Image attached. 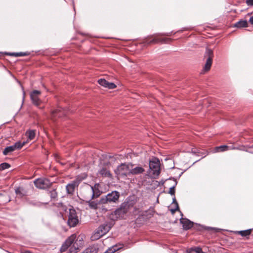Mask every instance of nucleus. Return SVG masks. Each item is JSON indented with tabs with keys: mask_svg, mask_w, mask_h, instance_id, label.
I'll return each mask as SVG.
<instances>
[{
	"mask_svg": "<svg viewBox=\"0 0 253 253\" xmlns=\"http://www.w3.org/2000/svg\"><path fill=\"white\" fill-rule=\"evenodd\" d=\"M172 203H173L174 204V205L175 206V208L174 209H171V211L172 213H174L176 210H177L178 209V205L177 202L176 201V199H175V197L174 198H173Z\"/></svg>",
	"mask_w": 253,
	"mask_h": 253,
	"instance_id": "30",
	"label": "nucleus"
},
{
	"mask_svg": "<svg viewBox=\"0 0 253 253\" xmlns=\"http://www.w3.org/2000/svg\"><path fill=\"white\" fill-rule=\"evenodd\" d=\"M246 3L248 6H253V0H246Z\"/></svg>",
	"mask_w": 253,
	"mask_h": 253,
	"instance_id": "37",
	"label": "nucleus"
},
{
	"mask_svg": "<svg viewBox=\"0 0 253 253\" xmlns=\"http://www.w3.org/2000/svg\"><path fill=\"white\" fill-rule=\"evenodd\" d=\"M98 83L101 86L109 89H113L116 85L113 83H110L105 79H100L98 80Z\"/></svg>",
	"mask_w": 253,
	"mask_h": 253,
	"instance_id": "14",
	"label": "nucleus"
},
{
	"mask_svg": "<svg viewBox=\"0 0 253 253\" xmlns=\"http://www.w3.org/2000/svg\"><path fill=\"white\" fill-rule=\"evenodd\" d=\"M67 111L62 108L58 109L52 112V114L54 116H58V117H61L63 115H65L67 113Z\"/></svg>",
	"mask_w": 253,
	"mask_h": 253,
	"instance_id": "18",
	"label": "nucleus"
},
{
	"mask_svg": "<svg viewBox=\"0 0 253 253\" xmlns=\"http://www.w3.org/2000/svg\"><path fill=\"white\" fill-rule=\"evenodd\" d=\"M26 135L30 140H32L35 136V131L33 130H29L26 132Z\"/></svg>",
	"mask_w": 253,
	"mask_h": 253,
	"instance_id": "23",
	"label": "nucleus"
},
{
	"mask_svg": "<svg viewBox=\"0 0 253 253\" xmlns=\"http://www.w3.org/2000/svg\"><path fill=\"white\" fill-rule=\"evenodd\" d=\"M120 197V193L117 191H114L107 195L102 197L99 200V203L105 204L109 203H116Z\"/></svg>",
	"mask_w": 253,
	"mask_h": 253,
	"instance_id": "3",
	"label": "nucleus"
},
{
	"mask_svg": "<svg viewBox=\"0 0 253 253\" xmlns=\"http://www.w3.org/2000/svg\"><path fill=\"white\" fill-rule=\"evenodd\" d=\"M90 190L91 192V199H93L95 197L94 191L93 186H90Z\"/></svg>",
	"mask_w": 253,
	"mask_h": 253,
	"instance_id": "36",
	"label": "nucleus"
},
{
	"mask_svg": "<svg viewBox=\"0 0 253 253\" xmlns=\"http://www.w3.org/2000/svg\"><path fill=\"white\" fill-rule=\"evenodd\" d=\"M248 26V24L246 20H240L234 24V27L238 28L247 27Z\"/></svg>",
	"mask_w": 253,
	"mask_h": 253,
	"instance_id": "19",
	"label": "nucleus"
},
{
	"mask_svg": "<svg viewBox=\"0 0 253 253\" xmlns=\"http://www.w3.org/2000/svg\"><path fill=\"white\" fill-rule=\"evenodd\" d=\"M25 143L26 142H21L20 141H18L15 143V144L13 145L15 150L16 149L21 148L25 144Z\"/></svg>",
	"mask_w": 253,
	"mask_h": 253,
	"instance_id": "26",
	"label": "nucleus"
},
{
	"mask_svg": "<svg viewBox=\"0 0 253 253\" xmlns=\"http://www.w3.org/2000/svg\"><path fill=\"white\" fill-rule=\"evenodd\" d=\"M9 54L10 55H13V56H16V57L25 56L27 55V54L25 52H17V53L13 52V53H9Z\"/></svg>",
	"mask_w": 253,
	"mask_h": 253,
	"instance_id": "31",
	"label": "nucleus"
},
{
	"mask_svg": "<svg viewBox=\"0 0 253 253\" xmlns=\"http://www.w3.org/2000/svg\"><path fill=\"white\" fill-rule=\"evenodd\" d=\"M22 253H31L30 252H29V251H25V252H23Z\"/></svg>",
	"mask_w": 253,
	"mask_h": 253,
	"instance_id": "41",
	"label": "nucleus"
},
{
	"mask_svg": "<svg viewBox=\"0 0 253 253\" xmlns=\"http://www.w3.org/2000/svg\"><path fill=\"white\" fill-rule=\"evenodd\" d=\"M213 57V53L212 50L207 48L205 53V57L207 59L203 68L204 72H207L211 69Z\"/></svg>",
	"mask_w": 253,
	"mask_h": 253,
	"instance_id": "7",
	"label": "nucleus"
},
{
	"mask_svg": "<svg viewBox=\"0 0 253 253\" xmlns=\"http://www.w3.org/2000/svg\"><path fill=\"white\" fill-rule=\"evenodd\" d=\"M134 165L131 164L130 170V175H136L141 174L145 171L144 169L142 167L136 166L134 167Z\"/></svg>",
	"mask_w": 253,
	"mask_h": 253,
	"instance_id": "15",
	"label": "nucleus"
},
{
	"mask_svg": "<svg viewBox=\"0 0 253 253\" xmlns=\"http://www.w3.org/2000/svg\"><path fill=\"white\" fill-rule=\"evenodd\" d=\"M251 229H248L246 230L239 231H237V233H238V234L241 235L242 236L246 237L251 234Z\"/></svg>",
	"mask_w": 253,
	"mask_h": 253,
	"instance_id": "24",
	"label": "nucleus"
},
{
	"mask_svg": "<svg viewBox=\"0 0 253 253\" xmlns=\"http://www.w3.org/2000/svg\"><path fill=\"white\" fill-rule=\"evenodd\" d=\"M22 189L20 187H18L15 190V193L17 195H19L20 196H23L24 194L22 192Z\"/></svg>",
	"mask_w": 253,
	"mask_h": 253,
	"instance_id": "33",
	"label": "nucleus"
},
{
	"mask_svg": "<svg viewBox=\"0 0 253 253\" xmlns=\"http://www.w3.org/2000/svg\"><path fill=\"white\" fill-rule=\"evenodd\" d=\"M191 152L193 154H196L197 153H199L198 151H197L195 149L193 148L191 150Z\"/></svg>",
	"mask_w": 253,
	"mask_h": 253,
	"instance_id": "39",
	"label": "nucleus"
},
{
	"mask_svg": "<svg viewBox=\"0 0 253 253\" xmlns=\"http://www.w3.org/2000/svg\"><path fill=\"white\" fill-rule=\"evenodd\" d=\"M132 206L129 202L123 203L119 208L111 213L110 216V219L116 220L119 218H123Z\"/></svg>",
	"mask_w": 253,
	"mask_h": 253,
	"instance_id": "1",
	"label": "nucleus"
},
{
	"mask_svg": "<svg viewBox=\"0 0 253 253\" xmlns=\"http://www.w3.org/2000/svg\"><path fill=\"white\" fill-rule=\"evenodd\" d=\"M98 173L99 174L103 176L110 177L111 176V174L110 172V171L107 169L106 168H103L101 169L99 171Z\"/></svg>",
	"mask_w": 253,
	"mask_h": 253,
	"instance_id": "20",
	"label": "nucleus"
},
{
	"mask_svg": "<svg viewBox=\"0 0 253 253\" xmlns=\"http://www.w3.org/2000/svg\"><path fill=\"white\" fill-rule=\"evenodd\" d=\"M76 238V235L75 234H72L68 239L66 240L65 242L63 243L61 247L60 250L61 252H65L67 249L74 243Z\"/></svg>",
	"mask_w": 253,
	"mask_h": 253,
	"instance_id": "12",
	"label": "nucleus"
},
{
	"mask_svg": "<svg viewBox=\"0 0 253 253\" xmlns=\"http://www.w3.org/2000/svg\"><path fill=\"white\" fill-rule=\"evenodd\" d=\"M88 205L90 209H93V210H96L98 208V205L99 203V202L98 203H97L95 201H88Z\"/></svg>",
	"mask_w": 253,
	"mask_h": 253,
	"instance_id": "25",
	"label": "nucleus"
},
{
	"mask_svg": "<svg viewBox=\"0 0 253 253\" xmlns=\"http://www.w3.org/2000/svg\"><path fill=\"white\" fill-rule=\"evenodd\" d=\"M180 223L182 224L183 228L184 230H188L193 225V222L187 218H181Z\"/></svg>",
	"mask_w": 253,
	"mask_h": 253,
	"instance_id": "16",
	"label": "nucleus"
},
{
	"mask_svg": "<svg viewBox=\"0 0 253 253\" xmlns=\"http://www.w3.org/2000/svg\"><path fill=\"white\" fill-rule=\"evenodd\" d=\"M83 239L82 237L79 236L78 237L77 240V242H75L73 244V247H72L70 250L71 253H76L77 252V250L79 249V247H81L83 246Z\"/></svg>",
	"mask_w": 253,
	"mask_h": 253,
	"instance_id": "13",
	"label": "nucleus"
},
{
	"mask_svg": "<svg viewBox=\"0 0 253 253\" xmlns=\"http://www.w3.org/2000/svg\"><path fill=\"white\" fill-rule=\"evenodd\" d=\"M118 248L116 246H114L108 249L104 253H114L116 251L118 250Z\"/></svg>",
	"mask_w": 253,
	"mask_h": 253,
	"instance_id": "29",
	"label": "nucleus"
},
{
	"mask_svg": "<svg viewBox=\"0 0 253 253\" xmlns=\"http://www.w3.org/2000/svg\"><path fill=\"white\" fill-rule=\"evenodd\" d=\"M68 225L70 227H75L78 222V218L75 210L70 209L68 215Z\"/></svg>",
	"mask_w": 253,
	"mask_h": 253,
	"instance_id": "10",
	"label": "nucleus"
},
{
	"mask_svg": "<svg viewBox=\"0 0 253 253\" xmlns=\"http://www.w3.org/2000/svg\"><path fill=\"white\" fill-rule=\"evenodd\" d=\"M15 150L14 147L13 145H11L8 147H6L4 150L3 151V154L4 155H7L10 153L12 152Z\"/></svg>",
	"mask_w": 253,
	"mask_h": 253,
	"instance_id": "22",
	"label": "nucleus"
},
{
	"mask_svg": "<svg viewBox=\"0 0 253 253\" xmlns=\"http://www.w3.org/2000/svg\"><path fill=\"white\" fill-rule=\"evenodd\" d=\"M168 39H160L159 38H154L152 40H151L150 41H147V42L148 43H159V42H166L167 41H168Z\"/></svg>",
	"mask_w": 253,
	"mask_h": 253,
	"instance_id": "21",
	"label": "nucleus"
},
{
	"mask_svg": "<svg viewBox=\"0 0 253 253\" xmlns=\"http://www.w3.org/2000/svg\"><path fill=\"white\" fill-rule=\"evenodd\" d=\"M35 186L39 189H45L51 185V182L47 178H38L34 181Z\"/></svg>",
	"mask_w": 253,
	"mask_h": 253,
	"instance_id": "9",
	"label": "nucleus"
},
{
	"mask_svg": "<svg viewBox=\"0 0 253 253\" xmlns=\"http://www.w3.org/2000/svg\"><path fill=\"white\" fill-rule=\"evenodd\" d=\"M97 252L98 249L94 247L88 248L85 250L86 253H97Z\"/></svg>",
	"mask_w": 253,
	"mask_h": 253,
	"instance_id": "27",
	"label": "nucleus"
},
{
	"mask_svg": "<svg viewBox=\"0 0 253 253\" xmlns=\"http://www.w3.org/2000/svg\"><path fill=\"white\" fill-rule=\"evenodd\" d=\"M1 195H2V194L1 193H0V196H1Z\"/></svg>",
	"mask_w": 253,
	"mask_h": 253,
	"instance_id": "43",
	"label": "nucleus"
},
{
	"mask_svg": "<svg viewBox=\"0 0 253 253\" xmlns=\"http://www.w3.org/2000/svg\"><path fill=\"white\" fill-rule=\"evenodd\" d=\"M249 22L251 24H253V16L250 17V18L249 19Z\"/></svg>",
	"mask_w": 253,
	"mask_h": 253,
	"instance_id": "38",
	"label": "nucleus"
},
{
	"mask_svg": "<svg viewBox=\"0 0 253 253\" xmlns=\"http://www.w3.org/2000/svg\"><path fill=\"white\" fill-rule=\"evenodd\" d=\"M213 57V53L212 50L207 48L205 53V57L207 59L203 68L204 72H207L211 69Z\"/></svg>",
	"mask_w": 253,
	"mask_h": 253,
	"instance_id": "6",
	"label": "nucleus"
},
{
	"mask_svg": "<svg viewBox=\"0 0 253 253\" xmlns=\"http://www.w3.org/2000/svg\"><path fill=\"white\" fill-rule=\"evenodd\" d=\"M22 89H23V100H24V98H25V91H24V89H23V88H22Z\"/></svg>",
	"mask_w": 253,
	"mask_h": 253,
	"instance_id": "40",
	"label": "nucleus"
},
{
	"mask_svg": "<svg viewBox=\"0 0 253 253\" xmlns=\"http://www.w3.org/2000/svg\"><path fill=\"white\" fill-rule=\"evenodd\" d=\"M175 186H173L169 188V193L171 194V195H174L175 193V190H174Z\"/></svg>",
	"mask_w": 253,
	"mask_h": 253,
	"instance_id": "34",
	"label": "nucleus"
},
{
	"mask_svg": "<svg viewBox=\"0 0 253 253\" xmlns=\"http://www.w3.org/2000/svg\"><path fill=\"white\" fill-rule=\"evenodd\" d=\"M41 94V92L37 90H35L30 93V98L31 101L33 104L36 106H39L42 103V101L39 98Z\"/></svg>",
	"mask_w": 253,
	"mask_h": 253,
	"instance_id": "11",
	"label": "nucleus"
},
{
	"mask_svg": "<svg viewBox=\"0 0 253 253\" xmlns=\"http://www.w3.org/2000/svg\"><path fill=\"white\" fill-rule=\"evenodd\" d=\"M10 167V165L7 163H3L0 165V170L7 169Z\"/></svg>",
	"mask_w": 253,
	"mask_h": 253,
	"instance_id": "28",
	"label": "nucleus"
},
{
	"mask_svg": "<svg viewBox=\"0 0 253 253\" xmlns=\"http://www.w3.org/2000/svg\"><path fill=\"white\" fill-rule=\"evenodd\" d=\"M194 251L197 253H203L202 249L200 247H196L194 249H192Z\"/></svg>",
	"mask_w": 253,
	"mask_h": 253,
	"instance_id": "35",
	"label": "nucleus"
},
{
	"mask_svg": "<svg viewBox=\"0 0 253 253\" xmlns=\"http://www.w3.org/2000/svg\"><path fill=\"white\" fill-rule=\"evenodd\" d=\"M248 152L250 153H253V151H247Z\"/></svg>",
	"mask_w": 253,
	"mask_h": 253,
	"instance_id": "42",
	"label": "nucleus"
},
{
	"mask_svg": "<svg viewBox=\"0 0 253 253\" xmlns=\"http://www.w3.org/2000/svg\"><path fill=\"white\" fill-rule=\"evenodd\" d=\"M149 168L153 174L159 175L160 173V162L158 159L154 158L150 160Z\"/></svg>",
	"mask_w": 253,
	"mask_h": 253,
	"instance_id": "8",
	"label": "nucleus"
},
{
	"mask_svg": "<svg viewBox=\"0 0 253 253\" xmlns=\"http://www.w3.org/2000/svg\"><path fill=\"white\" fill-rule=\"evenodd\" d=\"M112 224L111 222H107L103 224L96 229L92 235L91 238L92 240H97L109 232Z\"/></svg>",
	"mask_w": 253,
	"mask_h": 253,
	"instance_id": "2",
	"label": "nucleus"
},
{
	"mask_svg": "<svg viewBox=\"0 0 253 253\" xmlns=\"http://www.w3.org/2000/svg\"><path fill=\"white\" fill-rule=\"evenodd\" d=\"M131 164H122L115 170V173L119 177H124L130 175Z\"/></svg>",
	"mask_w": 253,
	"mask_h": 253,
	"instance_id": "5",
	"label": "nucleus"
},
{
	"mask_svg": "<svg viewBox=\"0 0 253 253\" xmlns=\"http://www.w3.org/2000/svg\"><path fill=\"white\" fill-rule=\"evenodd\" d=\"M50 196L52 199H54L56 198L57 196V192L55 190H52L49 192Z\"/></svg>",
	"mask_w": 253,
	"mask_h": 253,
	"instance_id": "32",
	"label": "nucleus"
},
{
	"mask_svg": "<svg viewBox=\"0 0 253 253\" xmlns=\"http://www.w3.org/2000/svg\"><path fill=\"white\" fill-rule=\"evenodd\" d=\"M86 176V174H84L83 176L79 175L75 180L68 183L66 186L67 193L69 194H73L75 188L78 187L81 181L85 178Z\"/></svg>",
	"mask_w": 253,
	"mask_h": 253,
	"instance_id": "4",
	"label": "nucleus"
},
{
	"mask_svg": "<svg viewBox=\"0 0 253 253\" xmlns=\"http://www.w3.org/2000/svg\"><path fill=\"white\" fill-rule=\"evenodd\" d=\"M229 149H237V148H236V147L230 148L229 146L227 145H221L214 148L213 150V153L218 152H224Z\"/></svg>",
	"mask_w": 253,
	"mask_h": 253,
	"instance_id": "17",
	"label": "nucleus"
}]
</instances>
